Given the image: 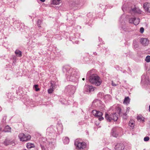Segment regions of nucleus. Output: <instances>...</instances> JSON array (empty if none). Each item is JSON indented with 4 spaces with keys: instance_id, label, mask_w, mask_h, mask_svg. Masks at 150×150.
I'll list each match as a JSON object with an SVG mask.
<instances>
[{
    "instance_id": "obj_3",
    "label": "nucleus",
    "mask_w": 150,
    "mask_h": 150,
    "mask_svg": "<svg viewBox=\"0 0 150 150\" xmlns=\"http://www.w3.org/2000/svg\"><path fill=\"white\" fill-rule=\"evenodd\" d=\"M74 144L76 148L79 150H83L86 146L85 142H80L78 139L75 140Z\"/></svg>"
},
{
    "instance_id": "obj_4",
    "label": "nucleus",
    "mask_w": 150,
    "mask_h": 150,
    "mask_svg": "<svg viewBox=\"0 0 150 150\" xmlns=\"http://www.w3.org/2000/svg\"><path fill=\"white\" fill-rule=\"evenodd\" d=\"M18 137L21 141H27L30 140L31 137L30 135H26L23 133H21L19 134Z\"/></svg>"
},
{
    "instance_id": "obj_32",
    "label": "nucleus",
    "mask_w": 150,
    "mask_h": 150,
    "mask_svg": "<svg viewBox=\"0 0 150 150\" xmlns=\"http://www.w3.org/2000/svg\"><path fill=\"white\" fill-rule=\"evenodd\" d=\"M42 150H43V149H44V147H43V146H42Z\"/></svg>"
},
{
    "instance_id": "obj_11",
    "label": "nucleus",
    "mask_w": 150,
    "mask_h": 150,
    "mask_svg": "<svg viewBox=\"0 0 150 150\" xmlns=\"http://www.w3.org/2000/svg\"><path fill=\"white\" fill-rule=\"evenodd\" d=\"M133 12L135 13H141L142 11L140 9L136 8H134L132 9Z\"/></svg>"
},
{
    "instance_id": "obj_20",
    "label": "nucleus",
    "mask_w": 150,
    "mask_h": 150,
    "mask_svg": "<svg viewBox=\"0 0 150 150\" xmlns=\"http://www.w3.org/2000/svg\"><path fill=\"white\" fill-rule=\"evenodd\" d=\"M4 144L6 145H10L12 144V142H11L10 140H6L4 142Z\"/></svg>"
},
{
    "instance_id": "obj_22",
    "label": "nucleus",
    "mask_w": 150,
    "mask_h": 150,
    "mask_svg": "<svg viewBox=\"0 0 150 150\" xmlns=\"http://www.w3.org/2000/svg\"><path fill=\"white\" fill-rule=\"evenodd\" d=\"M69 140L68 137H65L64 140V142L66 144H68L69 143Z\"/></svg>"
},
{
    "instance_id": "obj_24",
    "label": "nucleus",
    "mask_w": 150,
    "mask_h": 150,
    "mask_svg": "<svg viewBox=\"0 0 150 150\" xmlns=\"http://www.w3.org/2000/svg\"><path fill=\"white\" fill-rule=\"evenodd\" d=\"M145 61L147 62H150V56L149 55L147 56L145 59Z\"/></svg>"
},
{
    "instance_id": "obj_23",
    "label": "nucleus",
    "mask_w": 150,
    "mask_h": 150,
    "mask_svg": "<svg viewBox=\"0 0 150 150\" xmlns=\"http://www.w3.org/2000/svg\"><path fill=\"white\" fill-rule=\"evenodd\" d=\"M116 110H117V112H116V113H118V114H120L121 112V108L120 107H117L116 109Z\"/></svg>"
},
{
    "instance_id": "obj_16",
    "label": "nucleus",
    "mask_w": 150,
    "mask_h": 150,
    "mask_svg": "<svg viewBox=\"0 0 150 150\" xmlns=\"http://www.w3.org/2000/svg\"><path fill=\"white\" fill-rule=\"evenodd\" d=\"M51 86L52 87V88H50V89H49L48 90V92L49 93H52L54 91L53 90V85L52 83H51Z\"/></svg>"
},
{
    "instance_id": "obj_17",
    "label": "nucleus",
    "mask_w": 150,
    "mask_h": 150,
    "mask_svg": "<svg viewBox=\"0 0 150 150\" xmlns=\"http://www.w3.org/2000/svg\"><path fill=\"white\" fill-rule=\"evenodd\" d=\"M15 53L19 57H21L22 55L21 52L18 50H16L15 51Z\"/></svg>"
},
{
    "instance_id": "obj_31",
    "label": "nucleus",
    "mask_w": 150,
    "mask_h": 150,
    "mask_svg": "<svg viewBox=\"0 0 150 150\" xmlns=\"http://www.w3.org/2000/svg\"><path fill=\"white\" fill-rule=\"evenodd\" d=\"M40 0L42 2H44L45 1V0Z\"/></svg>"
},
{
    "instance_id": "obj_33",
    "label": "nucleus",
    "mask_w": 150,
    "mask_h": 150,
    "mask_svg": "<svg viewBox=\"0 0 150 150\" xmlns=\"http://www.w3.org/2000/svg\"><path fill=\"white\" fill-rule=\"evenodd\" d=\"M149 111L150 112V105L149 106Z\"/></svg>"
},
{
    "instance_id": "obj_21",
    "label": "nucleus",
    "mask_w": 150,
    "mask_h": 150,
    "mask_svg": "<svg viewBox=\"0 0 150 150\" xmlns=\"http://www.w3.org/2000/svg\"><path fill=\"white\" fill-rule=\"evenodd\" d=\"M137 119L138 120L140 121H144V118L142 116H138L137 117Z\"/></svg>"
},
{
    "instance_id": "obj_35",
    "label": "nucleus",
    "mask_w": 150,
    "mask_h": 150,
    "mask_svg": "<svg viewBox=\"0 0 150 150\" xmlns=\"http://www.w3.org/2000/svg\"><path fill=\"white\" fill-rule=\"evenodd\" d=\"M24 150H26V149H25Z\"/></svg>"
},
{
    "instance_id": "obj_10",
    "label": "nucleus",
    "mask_w": 150,
    "mask_h": 150,
    "mask_svg": "<svg viewBox=\"0 0 150 150\" xmlns=\"http://www.w3.org/2000/svg\"><path fill=\"white\" fill-rule=\"evenodd\" d=\"M130 101V99L128 97H125L123 103L124 104L127 105L129 104Z\"/></svg>"
},
{
    "instance_id": "obj_34",
    "label": "nucleus",
    "mask_w": 150,
    "mask_h": 150,
    "mask_svg": "<svg viewBox=\"0 0 150 150\" xmlns=\"http://www.w3.org/2000/svg\"><path fill=\"white\" fill-rule=\"evenodd\" d=\"M82 80H83L84 81V80H85V79H84V78H83V79H82Z\"/></svg>"
},
{
    "instance_id": "obj_28",
    "label": "nucleus",
    "mask_w": 150,
    "mask_h": 150,
    "mask_svg": "<svg viewBox=\"0 0 150 150\" xmlns=\"http://www.w3.org/2000/svg\"><path fill=\"white\" fill-rule=\"evenodd\" d=\"M129 21L130 23H133L134 24V18H131L129 19Z\"/></svg>"
},
{
    "instance_id": "obj_13",
    "label": "nucleus",
    "mask_w": 150,
    "mask_h": 150,
    "mask_svg": "<svg viewBox=\"0 0 150 150\" xmlns=\"http://www.w3.org/2000/svg\"><path fill=\"white\" fill-rule=\"evenodd\" d=\"M140 22L139 19L138 18H134V24L137 25L139 24Z\"/></svg>"
},
{
    "instance_id": "obj_9",
    "label": "nucleus",
    "mask_w": 150,
    "mask_h": 150,
    "mask_svg": "<svg viewBox=\"0 0 150 150\" xmlns=\"http://www.w3.org/2000/svg\"><path fill=\"white\" fill-rule=\"evenodd\" d=\"M51 3L54 5H58L61 2V0H51Z\"/></svg>"
},
{
    "instance_id": "obj_26",
    "label": "nucleus",
    "mask_w": 150,
    "mask_h": 150,
    "mask_svg": "<svg viewBox=\"0 0 150 150\" xmlns=\"http://www.w3.org/2000/svg\"><path fill=\"white\" fill-rule=\"evenodd\" d=\"M41 20H38V26L39 27H41L40 24H41Z\"/></svg>"
},
{
    "instance_id": "obj_19",
    "label": "nucleus",
    "mask_w": 150,
    "mask_h": 150,
    "mask_svg": "<svg viewBox=\"0 0 150 150\" xmlns=\"http://www.w3.org/2000/svg\"><path fill=\"white\" fill-rule=\"evenodd\" d=\"M11 129V127L8 126H7L5 127L4 131L5 132H9L10 131Z\"/></svg>"
},
{
    "instance_id": "obj_2",
    "label": "nucleus",
    "mask_w": 150,
    "mask_h": 150,
    "mask_svg": "<svg viewBox=\"0 0 150 150\" xmlns=\"http://www.w3.org/2000/svg\"><path fill=\"white\" fill-rule=\"evenodd\" d=\"M116 113H112L110 115L107 113L105 114V118L108 121L110 122L111 120L116 121L118 119V116L117 115Z\"/></svg>"
},
{
    "instance_id": "obj_30",
    "label": "nucleus",
    "mask_w": 150,
    "mask_h": 150,
    "mask_svg": "<svg viewBox=\"0 0 150 150\" xmlns=\"http://www.w3.org/2000/svg\"><path fill=\"white\" fill-rule=\"evenodd\" d=\"M112 85L113 86H116L117 85L116 84H115V83H114L113 82V81H112Z\"/></svg>"
},
{
    "instance_id": "obj_29",
    "label": "nucleus",
    "mask_w": 150,
    "mask_h": 150,
    "mask_svg": "<svg viewBox=\"0 0 150 150\" xmlns=\"http://www.w3.org/2000/svg\"><path fill=\"white\" fill-rule=\"evenodd\" d=\"M144 29L143 28V27H141L140 28V32L142 33H143L144 31Z\"/></svg>"
},
{
    "instance_id": "obj_5",
    "label": "nucleus",
    "mask_w": 150,
    "mask_h": 150,
    "mask_svg": "<svg viewBox=\"0 0 150 150\" xmlns=\"http://www.w3.org/2000/svg\"><path fill=\"white\" fill-rule=\"evenodd\" d=\"M92 112L93 115L95 117H98L99 120L101 121L103 120L104 118L102 117L103 114L101 112L96 110H93Z\"/></svg>"
},
{
    "instance_id": "obj_1",
    "label": "nucleus",
    "mask_w": 150,
    "mask_h": 150,
    "mask_svg": "<svg viewBox=\"0 0 150 150\" xmlns=\"http://www.w3.org/2000/svg\"><path fill=\"white\" fill-rule=\"evenodd\" d=\"M90 83L96 86H99L102 83V80L99 76L96 74H93L89 77Z\"/></svg>"
},
{
    "instance_id": "obj_15",
    "label": "nucleus",
    "mask_w": 150,
    "mask_h": 150,
    "mask_svg": "<svg viewBox=\"0 0 150 150\" xmlns=\"http://www.w3.org/2000/svg\"><path fill=\"white\" fill-rule=\"evenodd\" d=\"M129 109H130L129 108V107L127 108L126 109V113H123V118L124 119H127V117H126V115H127V113H128V112H129Z\"/></svg>"
},
{
    "instance_id": "obj_14",
    "label": "nucleus",
    "mask_w": 150,
    "mask_h": 150,
    "mask_svg": "<svg viewBox=\"0 0 150 150\" xmlns=\"http://www.w3.org/2000/svg\"><path fill=\"white\" fill-rule=\"evenodd\" d=\"M134 121L132 120H130L129 123V125L131 126L132 128L134 127Z\"/></svg>"
},
{
    "instance_id": "obj_6",
    "label": "nucleus",
    "mask_w": 150,
    "mask_h": 150,
    "mask_svg": "<svg viewBox=\"0 0 150 150\" xmlns=\"http://www.w3.org/2000/svg\"><path fill=\"white\" fill-rule=\"evenodd\" d=\"M125 148L124 144L122 143L117 144L115 146V150H123Z\"/></svg>"
},
{
    "instance_id": "obj_27",
    "label": "nucleus",
    "mask_w": 150,
    "mask_h": 150,
    "mask_svg": "<svg viewBox=\"0 0 150 150\" xmlns=\"http://www.w3.org/2000/svg\"><path fill=\"white\" fill-rule=\"evenodd\" d=\"M149 139V137H146L144 138V140L145 141H148Z\"/></svg>"
},
{
    "instance_id": "obj_8",
    "label": "nucleus",
    "mask_w": 150,
    "mask_h": 150,
    "mask_svg": "<svg viewBox=\"0 0 150 150\" xmlns=\"http://www.w3.org/2000/svg\"><path fill=\"white\" fill-rule=\"evenodd\" d=\"M143 7L146 11L150 12V3H145L143 4Z\"/></svg>"
},
{
    "instance_id": "obj_25",
    "label": "nucleus",
    "mask_w": 150,
    "mask_h": 150,
    "mask_svg": "<svg viewBox=\"0 0 150 150\" xmlns=\"http://www.w3.org/2000/svg\"><path fill=\"white\" fill-rule=\"evenodd\" d=\"M38 85H34V87L35 89V91H38L40 90V88H38Z\"/></svg>"
},
{
    "instance_id": "obj_18",
    "label": "nucleus",
    "mask_w": 150,
    "mask_h": 150,
    "mask_svg": "<svg viewBox=\"0 0 150 150\" xmlns=\"http://www.w3.org/2000/svg\"><path fill=\"white\" fill-rule=\"evenodd\" d=\"M27 147L28 148H30L34 147V145L33 144L28 143L27 144Z\"/></svg>"
},
{
    "instance_id": "obj_12",
    "label": "nucleus",
    "mask_w": 150,
    "mask_h": 150,
    "mask_svg": "<svg viewBox=\"0 0 150 150\" xmlns=\"http://www.w3.org/2000/svg\"><path fill=\"white\" fill-rule=\"evenodd\" d=\"M85 87L87 88L88 90H89V92L93 91L94 90V88L92 86H86Z\"/></svg>"
},
{
    "instance_id": "obj_7",
    "label": "nucleus",
    "mask_w": 150,
    "mask_h": 150,
    "mask_svg": "<svg viewBox=\"0 0 150 150\" xmlns=\"http://www.w3.org/2000/svg\"><path fill=\"white\" fill-rule=\"evenodd\" d=\"M141 43L144 46H146L149 43V40L147 38H141L140 40Z\"/></svg>"
}]
</instances>
